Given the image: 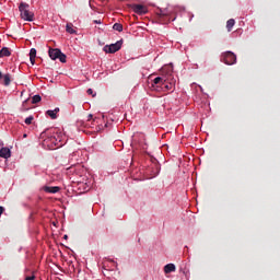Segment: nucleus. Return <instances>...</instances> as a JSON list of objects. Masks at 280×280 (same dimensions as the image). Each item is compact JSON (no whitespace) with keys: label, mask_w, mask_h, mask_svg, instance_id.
<instances>
[{"label":"nucleus","mask_w":280,"mask_h":280,"mask_svg":"<svg viewBox=\"0 0 280 280\" xmlns=\"http://www.w3.org/2000/svg\"><path fill=\"white\" fill-rule=\"evenodd\" d=\"M27 8H30L27 7V3L20 2V19L32 22L33 14L32 11L27 10Z\"/></svg>","instance_id":"nucleus-1"},{"label":"nucleus","mask_w":280,"mask_h":280,"mask_svg":"<svg viewBox=\"0 0 280 280\" xmlns=\"http://www.w3.org/2000/svg\"><path fill=\"white\" fill-rule=\"evenodd\" d=\"M48 58L52 60H60V63L67 62V56L60 52L59 49H48Z\"/></svg>","instance_id":"nucleus-2"},{"label":"nucleus","mask_w":280,"mask_h":280,"mask_svg":"<svg viewBox=\"0 0 280 280\" xmlns=\"http://www.w3.org/2000/svg\"><path fill=\"white\" fill-rule=\"evenodd\" d=\"M124 46V40H116L115 44L104 45V54H115L119 47Z\"/></svg>","instance_id":"nucleus-3"},{"label":"nucleus","mask_w":280,"mask_h":280,"mask_svg":"<svg viewBox=\"0 0 280 280\" xmlns=\"http://www.w3.org/2000/svg\"><path fill=\"white\" fill-rule=\"evenodd\" d=\"M220 62H224V65H235V54L231 51L224 52L220 55Z\"/></svg>","instance_id":"nucleus-4"},{"label":"nucleus","mask_w":280,"mask_h":280,"mask_svg":"<svg viewBox=\"0 0 280 280\" xmlns=\"http://www.w3.org/2000/svg\"><path fill=\"white\" fill-rule=\"evenodd\" d=\"M132 13H136V15L148 14V8L140 4H132Z\"/></svg>","instance_id":"nucleus-5"},{"label":"nucleus","mask_w":280,"mask_h":280,"mask_svg":"<svg viewBox=\"0 0 280 280\" xmlns=\"http://www.w3.org/2000/svg\"><path fill=\"white\" fill-rule=\"evenodd\" d=\"M11 158V150L8 148H0V159Z\"/></svg>","instance_id":"nucleus-6"},{"label":"nucleus","mask_w":280,"mask_h":280,"mask_svg":"<svg viewBox=\"0 0 280 280\" xmlns=\"http://www.w3.org/2000/svg\"><path fill=\"white\" fill-rule=\"evenodd\" d=\"M11 57V50L8 47L0 48V58Z\"/></svg>","instance_id":"nucleus-7"},{"label":"nucleus","mask_w":280,"mask_h":280,"mask_svg":"<svg viewBox=\"0 0 280 280\" xmlns=\"http://www.w3.org/2000/svg\"><path fill=\"white\" fill-rule=\"evenodd\" d=\"M175 272V265H164V275Z\"/></svg>","instance_id":"nucleus-8"},{"label":"nucleus","mask_w":280,"mask_h":280,"mask_svg":"<svg viewBox=\"0 0 280 280\" xmlns=\"http://www.w3.org/2000/svg\"><path fill=\"white\" fill-rule=\"evenodd\" d=\"M44 192L46 194H57L59 192V187H44Z\"/></svg>","instance_id":"nucleus-9"},{"label":"nucleus","mask_w":280,"mask_h":280,"mask_svg":"<svg viewBox=\"0 0 280 280\" xmlns=\"http://www.w3.org/2000/svg\"><path fill=\"white\" fill-rule=\"evenodd\" d=\"M28 61H31L32 65H35V48L28 50Z\"/></svg>","instance_id":"nucleus-10"},{"label":"nucleus","mask_w":280,"mask_h":280,"mask_svg":"<svg viewBox=\"0 0 280 280\" xmlns=\"http://www.w3.org/2000/svg\"><path fill=\"white\" fill-rule=\"evenodd\" d=\"M112 31L124 32V25H120L119 23L112 24Z\"/></svg>","instance_id":"nucleus-11"},{"label":"nucleus","mask_w":280,"mask_h":280,"mask_svg":"<svg viewBox=\"0 0 280 280\" xmlns=\"http://www.w3.org/2000/svg\"><path fill=\"white\" fill-rule=\"evenodd\" d=\"M152 84H155V85H165L163 83V78H160V77H156V79H152Z\"/></svg>","instance_id":"nucleus-12"},{"label":"nucleus","mask_w":280,"mask_h":280,"mask_svg":"<svg viewBox=\"0 0 280 280\" xmlns=\"http://www.w3.org/2000/svg\"><path fill=\"white\" fill-rule=\"evenodd\" d=\"M235 26V20H231L229 19V22H226V25H224V27H226V30H229V32H231V27Z\"/></svg>","instance_id":"nucleus-13"},{"label":"nucleus","mask_w":280,"mask_h":280,"mask_svg":"<svg viewBox=\"0 0 280 280\" xmlns=\"http://www.w3.org/2000/svg\"><path fill=\"white\" fill-rule=\"evenodd\" d=\"M55 113H59V108L48 110V112H46V115H48V118L55 119Z\"/></svg>","instance_id":"nucleus-14"},{"label":"nucleus","mask_w":280,"mask_h":280,"mask_svg":"<svg viewBox=\"0 0 280 280\" xmlns=\"http://www.w3.org/2000/svg\"><path fill=\"white\" fill-rule=\"evenodd\" d=\"M65 32H68V34H75V30L71 28V24L65 26Z\"/></svg>","instance_id":"nucleus-15"},{"label":"nucleus","mask_w":280,"mask_h":280,"mask_svg":"<svg viewBox=\"0 0 280 280\" xmlns=\"http://www.w3.org/2000/svg\"><path fill=\"white\" fill-rule=\"evenodd\" d=\"M32 104H39V95H32Z\"/></svg>","instance_id":"nucleus-16"},{"label":"nucleus","mask_w":280,"mask_h":280,"mask_svg":"<svg viewBox=\"0 0 280 280\" xmlns=\"http://www.w3.org/2000/svg\"><path fill=\"white\" fill-rule=\"evenodd\" d=\"M164 88V90H172V84H154Z\"/></svg>","instance_id":"nucleus-17"},{"label":"nucleus","mask_w":280,"mask_h":280,"mask_svg":"<svg viewBox=\"0 0 280 280\" xmlns=\"http://www.w3.org/2000/svg\"><path fill=\"white\" fill-rule=\"evenodd\" d=\"M32 116H28V118H24V125H32Z\"/></svg>","instance_id":"nucleus-18"},{"label":"nucleus","mask_w":280,"mask_h":280,"mask_svg":"<svg viewBox=\"0 0 280 280\" xmlns=\"http://www.w3.org/2000/svg\"><path fill=\"white\" fill-rule=\"evenodd\" d=\"M88 95H92V96H95V93L91 92V89H88V92H86Z\"/></svg>","instance_id":"nucleus-19"},{"label":"nucleus","mask_w":280,"mask_h":280,"mask_svg":"<svg viewBox=\"0 0 280 280\" xmlns=\"http://www.w3.org/2000/svg\"><path fill=\"white\" fill-rule=\"evenodd\" d=\"M24 280H35V277L34 276H28V277L24 278Z\"/></svg>","instance_id":"nucleus-20"},{"label":"nucleus","mask_w":280,"mask_h":280,"mask_svg":"<svg viewBox=\"0 0 280 280\" xmlns=\"http://www.w3.org/2000/svg\"><path fill=\"white\" fill-rule=\"evenodd\" d=\"M91 117H93V116H91V115H88V120H91Z\"/></svg>","instance_id":"nucleus-21"},{"label":"nucleus","mask_w":280,"mask_h":280,"mask_svg":"<svg viewBox=\"0 0 280 280\" xmlns=\"http://www.w3.org/2000/svg\"><path fill=\"white\" fill-rule=\"evenodd\" d=\"M94 23L100 24V21H94Z\"/></svg>","instance_id":"nucleus-22"},{"label":"nucleus","mask_w":280,"mask_h":280,"mask_svg":"<svg viewBox=\"0 0 280 280\" xmlns=\"http://www.w3.org/2000/svg\"><path fill=\"white\" fill-rule=\"evenodd\" d=\"M159 15H160V16H163V13H160Z\"/></svg>","instance_id":"nucleus-23"},{"label":"nucleus","mask_w":280,"mask_h":280,"mask_svg":"<svg viewBox=\"0 0 280 280\" xmlns=\"http://www.w3.org/2000/svg\"><path fill=\"white\" fill-rule=\"evenodd\" d=\"M62 238L67 240V235H65V237H62Z\"/></svg>","instance_id":"nucleus-24"}]
</instances>
